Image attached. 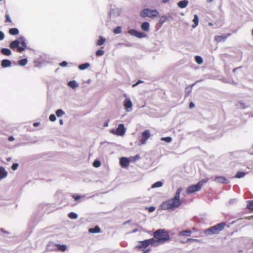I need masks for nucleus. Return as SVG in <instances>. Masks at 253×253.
Returning a JSON list of instances; mask_svg holds the SVG:
<instances>
[{
    "label": "nucleus",
    "instance_id": "nucleus-1",
    "mask_svg": "<svg viewBox=\"0 0 253 253\" xmlns=\"http://www.w3.org/2000/svg\"><path fill=\"white\" fill-rule=\"evenodd\" d=\"M182 191L181 188H178L174 197L163 202L161 205V209L163 210L173 211L179 207L182 203V200L180 199V195Z\"/></svg>",
    "mask_w": 253,
    "mask_h": 253
},
{
    "label": "nucleus",
    "instance_id": "nucleus-2",
    "mask_svg": "<svg viewBox=\"0 0 253 253\" xmlns=\"http://www.w3.org/2000/svg\"><path fill=\"white\" fill-rule=\"evenodd\" d=\"M154 237L158 239L161 244H164L170 240L169 233L164 229H159L153 233Z\"/></svg>",
    "mask_w": 253,
    "mask_h": 253
},
{
    "label": "nucleus",
    "instance_id": "nucleus-3",
    "mask_svg": "<svg viewBox=\"0 0 253 253\" xmlns=\"http://www.w3.org/2000/svg\"><path fill=\"white\" fill-rule=\"evenodd\" d=\"M225 225L226 223L225 222H220L205 230L204 233L207 235L218 234L220 232L224 229Z\"/></svg>",
    "mask_w": 253,
    "mask_h": 253
},
{
    "label": "nucleus",
    "instance_id": "nucleus-4",
    "mask_svg": "<svg viewBox=\"0 0 253 253\" xmlns=\"http://www.w3.org/2000/svg\"><path fill=\"white\" fill-rule=\"evenodd\" d=\"M142 17H149L151 18H154L159 16V13L156 9H150L145 8L143 9L140 13Z\"/></svg>",
    "mask_w": 253,
    "mask_h": 253
},
{
    "label": "nucleus",
    "instance_id": "nucleus-5",
    "mask_svg": "<svg viewBox=\"0 0 253 253\" xmlns=\"http://www.w3.org/2000/svg\"><path fill=\"white\" fill-rule=\"evenodd\" d=\"M112 132L117 135L123 136L126 132V128L123 124H120L116 130H113Z\"/></svg>",
    "mask_w": 253,
    "mask_h": 253
},
{
    "label": "nucleus",
    "instance_id": "nucleus-6",
    "mask_svg": "<svg viewBox=\"0 0 253 253\" xmlns=\"http://www.w3.org/2000/svg\"><path fill=\"white\" fill-rule=\"evenodd\" d=\"M201 189L200 184L197 183L196 185H192L188 186L186 189V192L187 194H191L198 191Z\"/></svg>",
    "mask_w": 253,
    "mask_h": 253
},
{
    "label": "nucleus",
    "instance_id": "nucleus-7",
    "mask_svg": "<svg viewBox=\"0 0 253 253\" xmlns=\"http://www.w3.org/2000/svg\"><path fill=\"white\" fill-rule=\"evenodd\" d=\"M150 134L149 130L147 129L143 131L141 133L142 138L139 140L141 144H145L146 140L150 137Z\"/></svg>",
    "mask_w": 253,
    "mask_h": 253
},
{
    "label": "nucleus",
    "instance_id": "nucleus-8",
    "mask_svg": "<svg viewBox=\"0 0 253 253\" xmlns=\"http://www.w3.org/2000/svg\"><path fill=\"white\" fill-rule=\"evenodd\" d=\"M18 41H20V44H21L22 46H20V47H18L17 49V51L19 52H21L25 50L26 47V40L24 38L20 37Z\"/></svg>",
    "mask_w": 253,
    "mask_h": 253
},
{
    "label": "nucleus",
    "instance_id": "nucleus-9",
    "mask_svg": "<svg viewBox=\"0 0 253 253\" xmlns=\"http://www.w3.org/2000/svg\"><path fill=\"white\" fill-rule=\"evenodd\" d=\"M120 164L123 168L127 167L129 165V161L126 157H122L120 159Z\"/></svg>",
    "mask_w": 253,
    "mask_h": 253
},
{
    "label": "nucleus",
    "instance_id": "nucleus-10",
    "mask_svg": "<svg viewBox=\"0 0 253 253\" xmlns=\"http://www.w3.org/2000/svg\"><path fill=\"white\" fill-rule=\"evenodd\" d=\"M139 244L136 246V248L141 250H144L145 248L149 246L147 240L142 241H139Z\"/></svg>",
    "mask_w": 253,
    "mask_h": 253
},
{
    "label": "nucleus",
    "instance_id": "nucleus-11",
    "mask_svg": "<svg viewBox=\"0 0 253 253\" xmlns=\"http://www.w3.org/2000/svg\"><path fill=\"white\" fill-rule=\"evenodd\" d=\"M230 35L231 34H227L221 36H216L214 37V40L217 42H221L225 41Z\"/></svg>",
    "mask_w": 253,
    "mask_h": 253
},
{
    "label": "nucleus",
    "instance_id": "nucleus-12",
    "mask_svg": "<svg viewBox=\"0 0 253 253\" xmlns=\"http://www.w3.org/2000/svg\"><path fill=\"white\" fill-rule=\"evenodd\" d=\"M147 241L149 243V245H151L152 246L156 247L161 244L158 240L155 239V238L147 239Z\"/></svg>",
    "mask_w": 253,
    "mask_h": 253
},
{
    "label": "nucleus",
    "instance_id": "nucleus-13",
    "mask_svg": "<svg viewBox=\"0 0 253 253\" xmlns=\"http://www.w3.org/2000/svg\"><path fill=\"white\" fill-rule=\"evenodd\" d=\"M214 180L216 182L220 183H226L228 181L224 177L221 176L215 177Z\"/></svg>",
    "mask_w": 253,
    "mask_h": 253
},
{
    "label": "nucleus",
    "instance_id": "nucleus-14",
    "mask_svg": "<svg viewBox=\"0 0 253 253\" xmlns=\"http://www.w3.org/2000/svg\"><path fill=\"white\" fill-rule=\"evenodd\" d=\"M192 232L190 230H186L184 231H181L178 233V236L180 237L183 236L189 237L191 235Z\"/></svg>",
    "mask_w": 253,
    "mask_h": 253
},
{
    "label": "nucleus",
    "instance_id": "nucleus-15",
    "mask_svg": "<svg viewBox=\"0 0 253 253\" xmlns=\"http://www.w3.org/2000/svg\"><path fill=\"white\" fill-rule=\"evenodd\" d=\"M124 106L125 107V109L128 111L129 109L131 108L132 106V103L131 101L130 100V99H126L124 102Z\"/></svg>",
    "mask_w": 253,
    "mask_h": 253
},
{
    "label": "nucleus",
    "instance_id": "nucleus-16",
    "mask_svg": "<svg viewBox=\"0 0 253 253\" xmlns=\"http://www.w3.org/2000/svg\"><path fill=\"white\" fill-rule=\"evenodd\" d=\"M20 44V41L16 40H15L13 42H12L10 44H9V47L11 49H14L15 48H17V49L18 48V47H20V46H19Z\"/></svg>",
    "mask_w": 253,
    "mask_h": 253
},
{
    "label": "nucleus",
    "instance_id": "nucleus-17",
    "mask_svg": "<svg viewBox=\"0 0 253 253\" xmlns=\"http://www.w3.org/2000/svg\"><path fill=\"white\" fill-rule=\"evenodd\" d=\"M11 64V61L8 59H3L1 62V66L3 68H6L7 67H9L10 66Z\"/></svg>",
    "mask_w": 253,
    "mask_h": 253
},
{
    "label": "nucleus",
    "instance_id": "nucleus-18",
    "mask_svg": "<svg viewBox=\"0 0 253 253\" xmlns=\"http://www.w3.org/2000/svg\"><path fill=\"white\" fill-rule=\"evenodd\" d=\"M188 3V1L187 0H183L179 1L177 3L178 6L180 8H183L186 7Z\"/></svg>",
    "mask_w": 253,
    "mask_h": 253
},
{
    "label": "nucleus",
    "instance_id": "nucleus-19",
    "mask_svg": "<svg viewBox=\"0 0 253 253\" xmlns=\"http://www.w3.org/2000/svg\"><path fill=\"white\" fill-rule=\"evenodd\" d=\"M101 229L98 226H95L94 228H89L88 232L91 233H97L100 232Z\"/></svg>",
    "mask_w": 253,
    "mask_h": 253
},
{
    "label": "nucleus",
    "instance_id": "nucleus-20",
    "mask_svg": "<svg viewBox=\"0 0 253 253\" xmlns=\"http://www.w3.org/2000/svg\"><path fill=\"white\" fill-rule=\"evenodd\" d=\"M141 29L145 31H148L149 29V24L147 22H144L142 23L141 26Z\"/></svg>",
    "mask_w": 253,
    "mask_h": 253
},
{
    "label": "nucleus",
    "instance_id": "nucleus-21",
    "mask_svg": "<svg viewBox=\"0 0 253 253\" xmlns=\"http://www.w3.org/2000/svg\"><path fill=\"white\" fill-rule=\"evenodd\" d=\"M55 246L58 251L64 252L67 249V247L65 245L56 244Z\"/></svg>",
    "mask_w": 253,
    "mask_h": 253
},
{
    "label": "nucleus",
    "instance_id": "nucleus-22",
    "mask_svg": "<svg viewBox=\"0 0 253 253\" xmlns=\"http://www.w3.org/2000/svg\"><path fill=\"white\" fill-rule=\"evenodd\" d=\"M1 52L2 54L9 56L11 54V50L8 48H3L1 49Z\"/></svg>",
    "mask_w": 253,
    "mask_h": 253
},
{
    "label": "nucleus",
    "instance_id": "nucleus-23",
    "mask_svg": "<svg viewBox=\"0 0 253 253\" xmlns=\"http://www.w3.org/2000/svg\"><path fill=\"white\" fill-rule=\"evenodd\" d=\"M7 172L5 170L3 167H0V179L3 178L6 176Z\"/></svg>",
    "mask_w": 253,
    "mask_h": 253
},
{
    "label": "nucleus",
    "instance_id": "nucleus-24",
    "mask_svg": "<svg viewBox=\"0 0 253 253\" xmlns=\"http://www.w3.org/2000/svg\"><path fill=\"white\" fill-rule=\"evenodd\" d=\"M9 33L11 35H17L19 34V30L16 28H11L9 30Z\"/></svg>",
    "mask_w": 253,
    "mask_h": 253
},
{
    "label": "nucleus",
    "instance_id": "nucleus-25",
    "mask_svg": "<svg viewBox=\"0 0 253 253\" xmlns=\"http://www.w3.org/2000/svg\"><path fill=\"white\" fill-rule=\"evenodd\" d=\"M105 41L106 40L104 38L100 37L99 39L96 42V45L98 46L101 45L104 43Z\"/></svg>",
    "mask_w": 253,
    "mask_h": 253
},
{
    "label": "nucleus",
    "instance_id": "nucleus-26",
    "mask_svg": "<svg viewBox=\"0 0 253 253\" xmlns=\"http://www.w3.org/2000/svg\"><path fill=\"white\" fill-rule=\"evenodd\" d=\"M247 208L252 211H253V200L248 201Z\"/></svg>",
    "mask_w": 253,
    "mask_h": 253
},
{
    "label": "nucleus",
    "instance_id": "nucleus-27",
    "mask_svg": "<svg viewBox=\"0 0 253 253\" xmlns=\"http://www.w3.org/2000/svg\"><path fill=\"white\" fill-rule=\"evenodd\" d=\"M68 85L73 88H76L78 86V84L75 81H71L69 82Z\"/></svg>",
    "mask_w": 253,
    "mask_h": 253
},
{
    "label": "nucleus",
    "instance_id": "nucleus-28",
    "mask_svg": "<svg viewBox=\"0 0 253 253\" xmlns=\"http://www.w3.org/2000/svg\"><path fill=\"white\" fill-rule=\"evenodd\" d=\"M89 66H90V64L89 63H86L84 64L80 65L79 66V69H80L81 70H84L87 68Z\"/></svg>",
    "mask_w": 253,
    "mask_h": 253
},
{
    "label": "nucleus",
    "instance_id": "nucleus-29",
    "mask_svg": "<svg viewBox=\"0 0 253 253\" xmlns=\"http://www.w3.org/2000/svg\"><path fill=\"white\" fill-rule=\"evenodd\" d=\"M193 22H194V25H193L192 26L193 28H195L198 25L199 22L198 17L196 14L194 15Z\"/></svg>",
    "mask_w": 253,
    "mask_h": 253
},
{
    "label": "nucleus",
    "instance_id": "nucleus-30",
    "mask_svg": "<svg viewBox=\"0 0 253 253\" xmlns=\"http://www.w3.org/2000/svg\"><path fill=\"white\" fill-rule=\"evenodd\" d=\"M27 59L26 58L22 59L18 61V64L21 66H24L27 63Z\"/></svg>",
    "mask_w": 253,
    "mask_h": 253
},
{
    "label": "nucleus",
    "instance_id": "nucleus-31",
    "mask_svg": "<svg viewBox=\"0 0 253 253\" xmlns=\"http://www.w3.org/2000/svg\"><path fill=\"white\" fill-rule=\"evenodd\" d=\"M162 185H163V183L161 181H157L152 185V188L160 187Z\"/></svg>",
    "mask_w": 253,
    "mask_h": 253
},
{
    "label": "nucleus",
    "instance_id": "nucleus-32",
    "mask_svg": "<svg viewBox=\"0 0 253 253\" xmlns=\"http://www.w3.org/2000/svg\"><path fill=\"white\" fill-rule=\"evenodd\" d=\"M195 61L198 64H201L203 61L202 58L199 56H195Z\"/></svg>",
    "mask_w": 253,
    "mask_h": 253
},
{
    "label": "nucleus",
    "instance_id": "nucleus-33",
    "mask_svg": "<svg viewBox=\"0 0 253 253\" xmlns=\"http://www.w3.org/2000/svg\"><path fill=\"white\" fill-rule=\"evenodd\" d=\"M64 114V112L61 109H58L56 111V114L58 117L62 116Z\"/></svg>",
    "mask_w": 253,
    "mask_h": 253
},
{
    "label": "nucleus",
    "instance_id": "nucleus-34",
    "mask_svg": "<svg viewBox=\"0 0 253 253\" xmlns=\"http://www.w3.org/2000/svg\"><path fill=\"white\" fill-rule=\"evenodd\" d=\"M68 217L71 219H76L78 215L75 212H71L68 214Z\"/></svg>",
    "mask_w": 253,
    "mask_h": 253
},
{
    "label": "nucleus",
    "instance_id": "nucleus-35",
    "mask_svg": "<svg viewBox=\"0 0 253 253\" xmlns=\"http://www.w3.org/2000/svg\"><path fill=\"white\" fill-rule=\"evenodd\" d=\"M197 241H198V240L197 239H192V238H188L185 241L181 240V241H180V242L182 244H184V243H189V242H197Z\"/></svg>",
    "mask_w": 253,
    "mask_h": 253
},
{
    "label": "nucleus",
    "instance_id": "nucleus-36",
    "mask_svg": "<svg viewBox=\"0 0 253 253\" xmlns=\"http://www.w3.org/2000/svg\"><path fill=\"white\" fill-rule=\"evenodd\" d=\"M245 175V173L243 171H238L236 174V177L237 178H241L244 177Z\"/></svg>",
    "mask_w": 253,
    "mask_h": 253
},
{
    "label": "nucleus",
    "instance_id": "nucleus-37",
    "mask_svg": "<svg viewBox=\"0 0 253 253\" xmlns=\"http://www.w3.org/2000/svg\"><path fill=\"white\" fill-rule=\"evenodd\" d=\"M122 32V28L120 26H118L117 28L114 29L113 32L115 34H120Z\"/></svg>",
    "mask_w": 253,
    "mask_h": 253
},
{
    "label": "nucleus",
    "instance_id": "nucleus-38",
    "mask_svg": "<svg viewBox=\"0 0 253 253\" xmlns=\"http://www.w3.org/2000/svg\"><path fill=\"white\" fill-rule=\"evenodd\" d=\"M146 36L145 34L140 32H136V34L135 37L139 38H142Z\"/></svg>",
    "mask_w": 253,
    "mask_h": 253
},
{
    "label": "nucleus",
    "instance_id": "nucleus-39",
    "mask_svg": "<svg viewBox=\"0 0 253 253\" xmlns=\"http://www.w3.org/2000/svg\"><path fill=\"white\" fill-rule=\"evenodd\" d=\"M5 22H8V23H10L12 24V21L11 20V18L9 16V15L8 13H6L5 14Z\"/></svg>",
    "mask_w": 253,
    "mask_h": 253
},
{
    "label": "nucleus",
    "instance_id": "nucleus-40",
    "mask_svg": "<svg viewBox=\"0 0 253 253\" xmlns=\"http://www.w3.org/2000/svg\"><path fill=\"white\" fill-rule=\"evenodd\" d=\"M104 54V51L101 49H98L96 51L95 54L97 56H102Z\"/></svg>",
    "mask_w": 253,
    "mask_h": 253
},
{
    "label": "nucleus",
    "instance_id": "nucleus-41",
    "mask_svg": "<svg viewBox=\"0 0 253 253\" xmlns=\"http://www.w3.org/2000/svg\"><path fill=\"white\" fill-rule=\"evenodd\" d=\"M168 20V17L166 16H162L160 18V23L161 24L164 23Z\"/></svg>",
    "mask_w": 253,
    "mask_h": 253
},
{
    "label": "nucleus",
    "instance_id": "nucleus-42",
    "mask_svg": "<svg viewBox=\"0 0 253 253\" xmlns=\"http://www.w3.org/2000/svg\"><path fill=\"white\" fill-rule=\"evenodd\" d=\"M101 165V163L99 161L95 160L93 163V166L95 168H98Z\"/></svg>",
    "mask_w": 253,
    "mask_h": 253
},
{
    "label": "nucleus",
    "instance_id": "nucleus-43",
    "mask_svg": "<svg viewBox=\"0 0 253 253\" xmlns=\"http://www.w3.org/2000/svg\"><path fill=\"white\" fill-rule=\"evenodd\" d=\"M161 140L169 143L171 141L172 138L170 137H166L162 138Z\"/></svg>",
    "mask_w": 253,
    "mask_h": 253
},
{
    "label": "nucleus",
    "instance_id": "nucleus-44",
    "mask_svg": "<svg viewBox=\"0 0 253 253\" xmlns=\"http://www.w3.org/2000/svg\"><path fill=\"white\" fill-rule=\"evenodd\" d=\"M208 179H203L200 181L199 182H198V184H200L201 188H202L203 184L205 183H206L208 181Z\"/></svg>",
    "mask_w": 253,
    "mask_h": 253
},
{
    "label": "nucleus",
    "instance_id": "nucleus-45",
    "mask_svg": "<svg viewBox=\"0 0 253 253\" xmlns=\"http://www.w3.org/2000/svg\"><path fill=\"white\" fill-rule=\"evenodd\" d=\"M137 31L134 29H131L128 31V33L131 35L135 36Z\"/></svg>",
    "mask_w": 253,
    "mask_h": 253
},
{
    "label": "nucleus",
    "instance_id": "nucleus-46",
    "mask_svg": "<svg viewBox=\"0 0 253 253\" xmlns=\"http://www.w3.org/2000/svg\"><path fill=\"white\" fill-rule=\"evenodd\" d=\"M49 120L51 122H54L56 120V116L54 114H51L49 117Z\"/></svg>",
    "mask_w": 253,
    "mask_h": 253
},
{
    "label": "nucleus",
    "instance_id": "nucleus-47",
    "mask_svg": "<svg viewBox=\"0 0 253 253\" xmlns=\"http://www.w3.org/2000/svg\"><path fill=\"white\" fill-rule=\"evenodd\" d=\"M18 166L19 165L17 163H14L12 165L11 169H12V170H15L16 169H17Z\"/></svg>",
    "mask_w": 253,
    "mask_h": 253
},
{
    "label": "nucleus",
    "instance_id": "nucleus-48",
    "mask_svg": "<svg viewBox=\"0 0 253 253\" xmlns=\"http://www.w3.org/2000/svg\"><path fill=\"white\" fill-rule=\"evenodd\" d=\"M140 156L139 155H136L135 156H134L133 157L131 158L133 162L140 159Z\"/></svg>",
    "mask_w": 253,
    "mask_h": 253
},
{
    "label": "nucleus",
    "instance_id": "nucleus-49",
    "mask_svg": "<svg viewBox=\"0 0 253 253\" xmlns=\"http://www.w3.org/2000/svg\"><path fill=\"white\" fill-rule=\"evenodd\" d=\"M60 65L62 67H66L67 65V62L66 61H63L60 63Z\"/></svg>",
    "mask_w": 253,
    "mask_h": 253
},
{
    "label": "nucleus",
    "instance_id": "nucleus-50",
    "mask_svg": "<svg viewBox=\"0 0 253 253\" xmlns=\"http://www.w3.org/2000/svg\"><path fill=\"white\" fill-rule=\"evenodd\" d=\"M143 83V81H141V80H139L135 84H133L132 86L133 87H135L136 86H137L138 84H139L140 83Z\"/></svg>",
    "mask_w": 253,
    "mask_h": 253
},
{
    "label": "nucleus",
    "instance_id": "nucleus-51",
    "mask_svg": "<svg viewBox=\"0 0 253 253\" xmlns=\"http://www.w3.org/2000/svg\"><path fill=\"white\" fill-rule=\"evenodd\" d=\"M148 210L149 212H151L154 211L155 210V208L154 207H150L148 208Z\"/></svg>",
    "mask_w": 253,
    "mask_h": 253
},
{
    "label": "nucleus",
    "instance_id": "nucleus-52",
    "mask_svg": "<svg viewBox=\"0 0 253 253\" xmlns=\"http://www.w3.org/2000/svg\"><path fill=\"white\" fill-rule=\"evenodd\" d=\"M4 38V35L3 34V33L1 31H0V40H3Z\"/></svg>",
    "mask_w": 253,
    "mask_h": 253
},
{
    "label": "nucleus",
    "instance_id": "nucleus-53",
    "mask_svg": "<svg viewBox=\"0 0 253 253\" xmlns=\"http://www.w3.org/2000/svg\"><path fill=\"white\" fill-rule=\"evenodd\" d=\"M73 197L75 199V201H77L81 198V196H78V195H73Z\"/></svg>",
    "mask_w": 253,
    "mask_h": 253
},
{
    "label": "nucleus",
    "instance_id": "nucleus-54",
    "mask_svg": "<svg viewBox=\"0 0 253 253\" xmlns=\"http://www.w3.org/2000/svg\"><path fill=\"white\" fill-rule=\"evenodd\" d=\"M194 107V104L192 102H190L189 105V108L192 109Z\"/></svg>",
    "mask_w": 253,
    "mask_h": 253
},
{
    "label": "nucleus",
    "instance_id": "nucleus-55",
    "mask_svg": "<svg viewBox=\"0 0 253 253\" xmlns=\"http://www.w3.org/2000/svg\"><path fill=\"white\" fill-rule=\"evenodd\" d=\"M8 139L9 141H12L14 140V138L13 136H10L8 138Z\"/></svg>",
    "mask_w": 253,
    "mask_h": 253
},
{
    "label": "nucleus",
    "instance_id": "nucleus-56",
    "mask_svg": "<svg viewBox=\"0 0 253 253\" xmlns=\"http://www.w3.org/2000/svg\"><path fill=\"white\" fill-rule=\"evenodd\" d=\"M59 123H60V124L61 125H63V120H60V121H59Z\"/></svg>",
    "mask_w": 253,
    "mask_h": 253
},
{
    "label": "nucleus",
    "instance_id": "nucleus-57",
    "mask_svg": "<svg viewBox=\"0 0 253 253\" xmlns=\"http://www.w3.org/2000/svg\"><path fill=\"white\" fill-rule=\"evenodd\" d=\"M38 125H39V123H35L33 124V126H38Z\"/></svg>",
    "mask_w": 253,
    "mask_h": 253
},
{
    "label": "nucleus",
    "instance_id": "nucleus-58",
    "mask_svg": "<svg viewBox=\"0 0 253 253\" xmlns=\"http://www.w3.org/2000/svg\"><path fill=\"white\" fill-rule=\"evenodd\" d=\"M208 25H209V26H212L213 25L212 23H211V22H209V23H208Z\"/></svg>",
    "mask_w": 253,
    "mask_h": 253
},
{
    "label": "nucleus",
    "instance_id": "nucleus-59",
    "mask_svg": "<svg viewBox=\"0 0 253 253\" xmlns=\"http://www.w3.org/2000/svg\"><path fill=\"white\" fill-rule=\"evenodd\" d=\"M188 88H190V90L189 91V92H190L191 91L192 86H191V87H187L186 89H188Z\"/></svg>",
    "mask_w": 253,
    "mask_h": 253
},
{
    "label": "nucleus",
    "instance_id": "nucleus-60",
    "mask_svg": "<svg viewBox=\"0 0 253 253\" xmlns=\"http://www.w3.org/2000/svg\"><path fill=\"white\" fill-rule=\"evenodd\" d=\"M213 0H207V1L209 2H211Z\"/></svg>",
    "mask_w": 253,
    "mask_h": 253
},
{
    "label": "nucleus",
    "instance_id": "nucleus-61",
    "mask_svg": "<svg viewBox=\"0 0 253 253\" xmlns=\"http://www.w3.org/2000/svg\"><path fill=\"white\" fill-rule=\"evenodd\" d=\"M192 230H193V231H196V229L195 228H192Z\"/></svg>",
    "mask_w": 253,
    "mask_h": 253
},
{
    "label": "nucleus",
    "instance_id": "nucleus-62",
    "mask_svg": "<svg viewBox=\"0 0 253 253\" xmlns=\"http://www.w3.org/2000/svg\"><path fill=\"white\" fill-rule=\"evenodd\" d=\"M108 126V124L107 123H106V124H105V125H104L105 126Z\"/></svg>",
    "mask_w": 253,
    "mask_h": 253
},
{
    "label": "nucleus",
    "instance_id": "nucleus-63",
    "mask_svg": "<svg viewBox=\"0 0 253 253\" xmlns=\"http://www.w3.org/2000/svg\"><path fill=\"white\" fill-rule=\"evenodd\" d=\"M241 103V104L242 105H244V103Z\"/></svg>",
    "mask_w": 253,
    "mask_h": 253
},
{
    "label": "nucleus",
    "instance_id": "nucleus-64",
    "mask_svg": "<svg viewBox=\"0 0 253 253\" xmlns=\"http://www.w3.org/2000/svg\"><path fill=\"white\" fill-rule=\"evenodd\" d=\"M252 35L253 36V30H252Z\"/></svg>",
    "mask_w": 253,
    "mask_h": 253
}]
</instances>
